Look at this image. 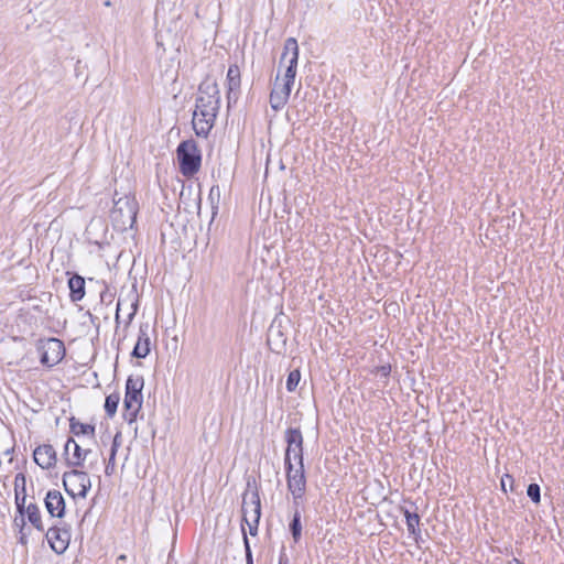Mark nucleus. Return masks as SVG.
<instances>
[{
	"label": "nucleus",
	"mask_w": 564,
	"mask_h": 564,
	"mask_svg": "<svg viewBox=\"0 0 564 564\" xmlns=\"http://www.w3.org/2000/svg\"><path fill=\"white\" fill-rule=\"evenodd\" d=\"M220 108V91L216 80L206 77L198 86L193 113V129L198 137L207 138Z\"/></svg>",
	"instance_id": "1"
},
{
	"label": "nucleus",
	"mask_w": 564,
	"mask_h": 564,
	"mask_svg": "<svg viewBox=\"0 0 564 564\" xmlns=\"http://www.w3.org/2000/svg\"><path fill=\"white\" fill-rule=\"evenodd\" d=\"M286 59L289 65L284 74L283 83L280 84L279 76H276L274 86L270 94V105L275 111L282 109L286 105L292 85L294 84L299 61V45L294 37H289L284 42L280 63H283Z\"/></svg>",
	"instance_id": "2"
},
{
	"label": "nucleus",
	"mask_w": 564,
	"mask_h": 564,
	"mask_svg": "<svg viewBox=\"0 0 564 564\" xmlns=\"http://www.w3.org/2000/svg\"><path fill=\"white\" fill-rule=\"evenodd\" d=\"M144 379L141 375H131L126 381V392L123 399V419L129 424L133 423L143 403L142 390Z\"/></svg>",
	"instance_id": "3"
},
{
	"label": "nucleus",
	"mask_w": 564,
	"mask_h": 564,
	"mask_svg": "<svg viewBox=\"0 0 564 564\" xmlns=\"http://www.w3.org/2000/svg\"><path fill=\"white\" fill-rule=\"evenodd\" d=\"M180 172L186 176H194L200 169L202 154L193 139L182 141L176 149Z\"/></svg>",
	"instance_id": "4"
},
{
	"label": "nucleus",
	"mask_w": 564,
	"mask_h": 564,
	"mask_svg": "<svg viewBox=\"0 0 564 564\" xmlns=\"http://www.w3.org/2000/svg\"><path fill=\"white\" fill-rule=\"evenodd\" d=\"M138 203L134 197L124 195L113 200V207L110 217L119 227L126 229L132 228L137 220Z\"/></svg>",
	"instance_id": "5"
},
{
	"label": "nucleus",
	"mask_w": 564,
	"mask_h": 564,
	"mask_svg": "<svg viewBox=\"0 0 564 564\" xmlns=\"http://www.w3.org/2000/svg\"><path fill=\"white\" fill-rule=\"evenodd\" d=\"M242 523L261 518V501L256 479H248L242 495Z\"/></svg>",
	"instance_id": "6"
},
{
	"label": "nucleus",
	"mask_w": 564,
	"mask_h": 564,
	"mask_svg": "<svg viewBox=\"0 0 564 564\" xmlns=\"http://www.w3.org/2000/svg\"><path fill=\"white\" fill-rule=\"evenodd\" d=\"M63 485L69 496L85 498L91 487V481L86 471L73 467L72 470L64 473Z\"/></svg>",
	"instance_id": "7"
},
{
	"label": "nucleus",
	"mask_w": 564,
	"mask_h": 564,
	"mask_svg": "<svg viewBox=\"0 0 564 564\" xmlns=\"http://www.w3.org/2000/svg\"><path fill=\"white\" fill-rule=\"evenodd\" d=\"M37 351L40 352L41 364L48 368H52L61 362L66 352L64 343L61 339L54 337L40 340L37 345Z\"/></svg>",
	"instance_id": "8"
},
{
	"label": "nucleus",
	"mask_w": 564,
	"mask_h": 564,
	"mask_svg": "<svg viewBox=\"0 0 564 564\" xmlns=\"http://www.w3.org/2000/svg\"><path fill=\"white\" fill-rule=\"evenodd\" d=\"M45 538L52 551L61 555L67 550L69 545L70 528L64 522H62L59 525H53L46 531Z\"/></svg>",
	"instance_id": "9"
},
{
	"label": "nucleus",
	"mask_w": 564,
	"mask_h": 564,
	"mask_svg": "<svg viewBox=\"0 0 564 564\" xmlns=\"http://www.w3.org/2000/svg\"><path fill=\"white\" fill-rule=\"evenodd\" d=\"M285 442L288 444L284 455V465L292 462V458L297 462V465L303 463V435L299 427H289L285 431Z\"/></svg>",
	"instance_id": "10"
},
{
	"label": "nucleus",
	"mask_w": 564,
	"mask_h": 564,
	"mask_svg": "<svg viewBox=\"0 0 564 564\" xmlns=\"http://www.w3.org/2000/svg\"><path fill=\"white\" fill-rule=\"evenodd\" d=\"M285 466L286 471V486L292 496L299 498L300 495H305L306 491V476L304 470V463L295 467L292 462H288Z\"/></svg>",
	"instance_id": "11"
},
{
	"label": "nucleus",
	"mask_w": 564,
	"mask_h": 564,
	"mask_svg": "<svg viewBox=\"0 0 564 564\" xmlns=\"http://www.w3.org/2000/svg\"><path fill=\"white\" fill-rule=\"evenodd\" d=\"M286 341L288 336L282 321L275 317L268 329L267 344L269 349L276 355H282L286 351Z\"/></svg>",
	"instance_id": "12"
},
{
	"label": "nucleus",
	"mask_w": 564,
	"mask_h": 564,
	"mask_svg": "<svg viewBox=\"0 0 564 564\" xmlns=\"http://www.w3.org/2000/svg\"><path fill=\"white\" fill-rule=\"evenodd\" d=\"M226 83H227V102L228 107L231 106V104H236L239 94H240V86H241V74L240 68L237 64H231L228 68L227 76H226Z\"/></svg>",
	"instance_id": "13"
},
{
	"label": "nucleus",
	"mask_w": 564,
	"mask_h": 564,
	"mask_svg": "<svg viewBox=\"0 0 564 564\" xmlns=\"http://www.w3.org/2000/svg\"><path fill=\"white\" fill-rule=\"evenodd\" d=\"M33 458L42 469H50L57 462L56 451L51 444L37 446L33 452Z\"/></svg>",
	"instance_id": "14"
},
{
	"label": "nucleus",
	"mask_w": 564,
	"mask_h": 564,
	"mask_svg": "<svg viewBox=\"0 0 564 564\" xmlns=\"http://www.w3.org/2000/svg\"><path fill=\"white\" fill-rule=\"evenodd\" d=\"M45 508L53 518H63L65 514V499L58 490H48L44 499Z\"/></svg>",
	"instance_id": "15"
},
{
	"label": "nucleus",
	"mask_w": 564,
	"mask_h": 564,
	"mask_svg": "<svg viewBox=\"0 0 564 564\" xmlns=\"http://www.w3.org/2000/svg\"><path fill=\"white\" fill-rule=\"evenodd\" d=\"M150 326L148 323H142L139 327L138 340L131 352L132 357L143 359L150 354Z\"/></svg>",
	"instance_id": "16"
},
{
	"label": "nucleus",
	"mask_w": 564,
	"mask_h": 564,
	"mask_svg": "<svg viewBox=\"0 0 564 564\" xmlns=\"http://www.w3.org/2000/svg\"><path fill=\"white\" fill-rule=\"evenodd\" d=\"M66 274L69 275L67 285L70 301L74 303L82 301L86 294L85 279L78 273L67 272Z\"/></svg>",
	"instance_id": "17"
},
{
	"label": "nucleus",
	"mask_w": 564,
	"mask_h": 564,
	"mask_svg": "<svg viewBox=\"0 0 564 564\" xmlns=\"http://www.w3.org/2000/svg\"><path fill=\"white\" fill-rule=\"evenodd\" d=\"M90 449H83L75 441L73 444V455L72 457L65 458V464L68 467H82L84 465V460L87 455L90 453Z\"/></svg>",
	"instance_id": "18"
},
{
	"label": "nucleus",
	"mask_w": 564,
	"mask_h": 564,
	"mask_svg": "<svg viewBox=\"0 0 564 564\" xmlns=\"http://www.w3.org/2000/svg\"><path fill=\"white\" fill-rule=\"evenodd\" d=\"M29 522L40 532L44 531L40 508L36 503H29L24 512Z\"/></svg>",
	"instance_id": "19"
},
{
	"label": "nucleus",
	"mask_w": 564,
	"mask_h": 564,
	"mask_svg": "<svg viewBox=\"0 0 564 564\" xmlns=\"http://www.w3.org/2000/svg\"><path fill=\"white\" fill-rule=\"evenodd\" d=\"M405 517L408 531L415 540L421 535L420 516L416 512H411L408 509H402Z\"/></svg>",
	"instance_id": "20"
},
{
	"label": "nucleus",
	"mask_w": 564,
	"mask_h": 564,
	"mask_svg": "<svg viewBox=\"0 0 564 564\" xmlns=\"http://www.w3.org/2000/svg\"><path fill=\"white\" fill-rule=\"evenodd\" d=\"M302 514L300 510H294L292 519L289 523V531L292 535L293 542L296 544L302 539Z\"/></svg>",
	"instance_id": "21"
},
{
	"label": "nucleus",
	"mask_w": 564,
	"mask_h": 564,
	"mask_svg": "<svg viewBox=\"0 0 564 564\" xmlns=\"http://www.w3.org/2000/svg\"><path fill=\"white\" fill-rule=\"evenodd\" d=\"M69 431L72 434L78 436L80 434L95 435V425L80 423L74 416L69 419Z\"/></svg>",
	"instance_id": "22"
},
{
	"label": "nucleus",
	"mask_w": 564,
	"mask_h": 564,
	"mask_svg": "<svg viewBox=\"0 0 564 564\" xmlns=\"http://www.w3.org/2000/svg\"><path fill=\"white\" fill-rule=\"evenodd\" d=\"M119 437H120V434L117 433L115 435L112 444H111L109 459H108V463H107L106 468H105V473L108 476L112 475L113 471H115L116 455H117V452H118V447L120 445L119 442H118Z\"/></svg>",
	"instance_id": "23"
},
{
	"label": "nucleus",
	"mask_w": 564,
	"mask_h": 564,
	"mask_svg": "<svg viewBox=\"0 0 564 564\" xmlns=\"http://www.w3.org/2000/svg\"><path fill=\"white\" fill-rule=\"evenodd\" d=\"M119 401H120V394L117 392L111 393L106 397L104 408H105L106 414L109 417H112L116 414Z\"/></svg>",
	"instance_id": "24"
},
{
	"label": "nucleus",
	"mask_w": 564,
	"mask_h": 564,
	"mask_svg": "<svg viewBox=\"0 0 564 564\" xmlns=\"http://www.w3.org/2000/svg\"><path fill=\"white\" fill-rule=\"evenodd\" d=\"M208 199L210 202V206L213 209V217L217 214L218 207H219V200H220V188L218 185H213L209 194Z\"/></svg>",
	"instance_id": "25"
},
{
	"label": "nucleus",
	"mask_w": 564,
	"mask_h": 564,
	"mask_svg": "<svg viewBox=\"0 0 564 564\" xmlns=\"http://www.w3.org/2000/svg\"><path fill=\"white\" fill-rule=\"evenodd\" d=\"M300 380H301L300 370L295 369V370L290 371L288 379H286V390L289 392L295 391V389L299 386Z\"/></svg>",
	"instance_id": "26"
},
{
	"label": "nucleus",
	"mask_w": 564,
	"mask_h": 564,
	"mask_svg": "<svg viewBox=\"0 0 564 564\" xmlns=\"http://www.w3.org/2000/svg\"><path fill=\"white\" fill-rule=\"evenodd\" d=\"M527 495L534 503H539L541 501L540 486L538 484H530L527 489Z\"/></svg>",
	"instance_id": "27"
},
{
	"label": "nucleus",
	"mask_w": 564,
	"mask_h": 564,
	"mask_svg": "<svg viewBox=\"0 0 564 564\" xmlns=\"http://www.w3.org/2000/svg\"><path fill=\"white\" fill-rule=\"evenodd\" d=\"M25 501H26V496H25V494H23L22 496H20V494H19L18 491H15V505H17V511H18V513L21 516V518H24V512H25V510H26Z\"/></svg>",
	"instance_id": "28"
},
{
	"label": "nucleus",
	"mask_w": 564,
	"mask_h": 564,
	"mask_svg": "<svg viewBox=\"0 0 564 564\" xmlns=\"http://www.w3.org/2000/svg\"><path fill=\"white\" fill-rule=\"evenodd\" d=\"M259 522H260V520L252 519L251 521L243 522L242 524L248 525L250 535L256 536L258 534ZM241 527H242V535H243V534H246V531H245V527L243 525H241Z\"/></svg>",
	"instance_id": "29"
},
{
	"label": "nucleus",
	"mask_w": 564,
	"mask_h": 564,
	"mask_svg": "<svg viewBox=\"0 0 564 564\" xmlns=\"http://www.w3.org/2000/svg\"><path fill=\"white\" fill-rule=\"evenodd\" d=\"M243 545L246 553V564H253L252 551L250 547V542L247 534H243Z\"/></svg>",
	"instance_id": "30"
},
{
	"label": "nucleus",
	"mask_w": 564,
	"mask_h": 564,
	"mask_svg": "<svg viewBox=\"0 0 564 564\" xmlns=\"http://www.w3.org/2000/svg\"><path fill=\"white\" fill-rule=\"evenodd\" d=\"M29 533H30V531L29 532L25 531V519L21 518V529L19 530V543L20 544H22V545L28 544Z\"/></svg>",
	"instance_id": "31"
},
{
	"label": "nucleus",
	"mask_w": 564,
	"mask_h": 564,
	"mask_svg": "<svg viewBox=\"0 0 564 564\" xmlns=\"http://www.w3.org/2000/svg\"><path fill=\"white\" fill-rule=\"evenodd\" d=\"M513 482H514V479L511 475L509 474H506L502 478H501V488L505 492H507V486L510 487V489L512 490L513 488Z\"/></svg>",
	"instance_id": "32"
},
{
	"label": "nucleus",
	"mask_w": 564,
	"mask_h": 564,
	"mask_svg": "<svg viewBox=\"0 0 564 564\" xmlns=\"http://www.w3.org/2000/svg\"><path fill=\"white\" fill-rule=\"evenodd\" d=\"M279 564H290L284 546L281 549V552L279 555Z\"/></svg>",
	"instance_id": "33"
},
{
	"label": "nucleus",
	"mask_w": 564,
	"mask_h": 564,
	"mask_svg": "<svg viewBox=\"0 0 564 564\" xmlns=\"http://www.w3.org/2000/svg\"><path fill=\"white\" fill-rule=\"evenodd\" d=\"M73 444H74V438L69 437L66 441L65 445H64V453H63V455L65 456V458L69 457L68 453H69V448H70V446H73Z\"/></svg>",
	"instance_id": "34"
},
{
	"label": "nucleus",
	"mask_w": 564,
	"mask_h": 564,
	"mask_svg": "<svg viewBox=\"0 0 564 564\" xmlns=\"http://www.w3.org/2000/svg\"><path fill=\"white\" fill-rule=\"evenodd\" d=\"M131 308H132V311L128 315V324L133 319L134 315L137 314L138 302L132 303L131 304Z\"/></svg>",
	"instance_id": "35"
},
{
	"label": "nucleus",
	"mask_w": 564,
	"mask_h": 564,
	"mask_svg": "<svg viewBox=\"0 0 564 564\" xmlns=\"http://www.w3.org/2000/svg\"><path fill=\"white\" fill-rule=\"evenodd\" d=\"M303 497H304V495H300L299 498H295L294 496H292L294 510H296V509L300 510V505L302 502Z\"/></svg>",
	"instance_id": "36"
},
{
	"label": "nucleus",
	"mask_w": 564,
	"mask_h": 564,
	"mask_svg": "<svg viewBox=\"0 0 564 564\" xmlns=\"http://www.w3.org/2000/svg\"><path fill=\"white\" fill-rule=\"evenodd\" d=\"M390 371H391V367L390 366H381L379 369H378V372L384 377H388L390 375Z\"/></svg>",
	"instance_id": "37"
},
{
	"label": "nucleus",
	"mask_w": 564,
	"mask_h": 564,
	"mask_svg": "<svg viewBox=\"0 0 564 564\" xmlns=\"http://www.w3.org/2000/svg\"><path fill=\"white\" fill-rule=\"evenodd\" d=\"M24 480H25L24 476L22 474H18L15 476V487L18 486V481L19 482H22V481L24 482Z\"/></svg>",
	"instance_id": "38"
},
{
	"label": "nucleus",
	"mask_w": 564,
	"mask_h": 564,
	"mask_svg": "<svg viewBox=\"0 0 564 564\" xmlns=\"http://www.w3.org/2000/svg\"><path fill=\"white\" fill-rule=\"evenodd\" d=\"M24 480H25L24 476L22 474H18L15 476V487L18 486V481L19 482H22V481L24 482Z\"/></svg>",
	"instance_id": "39"
},
{
	"label": "nucleus",
	"mask_w": 564,
	"mask_h": 564,
	"mask_svg": "<svg viewBox=\"0 0 564 564\" xmlns=\"http://www.w3.org/2000/svg\"><path fill=\"white\" fill-rule=\"evenodd\" d=\"M14 525L21 529V516L14 518Z\"/></svg>",
	"instance_id": "40"
},
{
	"label": "nucleus",
	"mask_w": 564,
	"mask_h": 564,
	"mask_svg": "<svg viewBox=\"0 0 564 564\" xmlns=\"http://www.w3.org/2000/svg\"><path fill=\"white\" fill-rule=\"evenodd\" d=\"M120 300L118 301V304H117V312H116V323L118 324L119 323V311H120Z\"/></svg>",
	"instance_id": "41"
},
{
	"label": "nucleus",
	"mask_w": 564,
	"mask_h": 564,
	"mask_svg": "<svg viewBox=\"0 0 564 564\" xmlns=\"http://www.w3.org/2000/svg\"><path fill=\"white\" fill-rule=\"evenodd\" d=\"M509 564H523V562L518 558H513Z\"/></svg>",
	"instance_id": "42"
},
{
	"label": "nucleus",
	"mask_w": 564,
	"mask_h": 564,
	"mask_svg": "<svg viewBox=\"0 0 564 564\" xmlns=\"http://www.w3.org/2000/svg\"><path fill=\"white\" fill-rule=\"evenodd\" d=\"M104 6H106V7H111V1H110V0H106V1L104 2Z\"/></svg>",
	"instance_id": "43"
}]
</instances>
